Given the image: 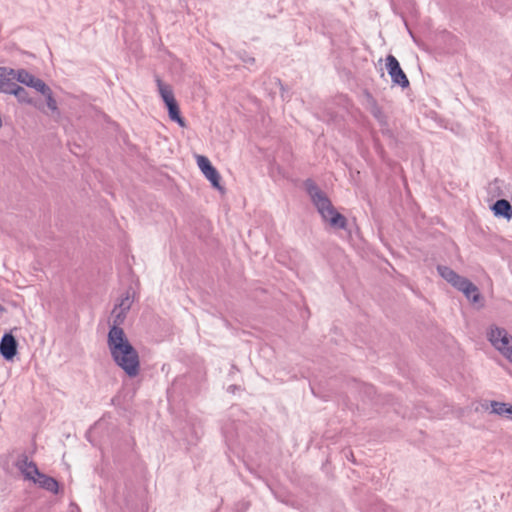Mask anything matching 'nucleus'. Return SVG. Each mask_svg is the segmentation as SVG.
Wrapping results in <instances>:
<instances>
[{
  "label": "nucleus",
  "instance_id": "nucleus-19",
  "mask_svg": "<svg viewBox=\"0 0 512 512\" xmlns=\"http://www.w3.org/2000/svg\"><path fill=\"white\" fill-rule=\"evenodd\" d=\"M112 314H113L114 319H113V325L111 327H115V326L120 327V325L123 323V321L126 317V312L121 311L117 307H115Z\"/></svg>",
  "mask_w": 512,
  "mask_h": 512
},
{
  "label": "nucleus",
  "instance_id": "nucleus-17",
  "mask_svg": "<svg viewBox=\"0 0 512 512\" xmlns=\"http://www.w3.org/2000/svg\"><path fill=\"white\" fill-rule=\"evenodd\" d=\"M35 78H36L35 76H33L32 74H30L29 72H27L24 69L15 71V79L18 82H20L28 87L31 86V84L33 83Z\"/></svg>",
  "mask_w": 512,
  "mask_h": 512
},
{
  "label": "nucleus",
  "instance_id": "nucleus-15",
  "mask_svg": "<svg viewBox=\"0 0 512 512\" xmlns=\"http://www.w3.org/2000/svg\"><path fill=\"white\" fill-rule=\"evenodd\" d=\"M156 84L165 105L176 100L170 85L165 84L159 77L156 78Z\"/></svg>",
  "mask_w": 512,
  "mask_h": 512
},
{
  "label": "nucleus",
  "instance_id": "nucleus-12",
  "mask_svg": "<svg viewBox=\"0 0 512 512\" xmlns=\"http://www.w3.org/2000/svg\"><path fill=\"white\" fill-rule=\"evenodd\" d=\"M437 271H438L439 275L443 279H445L449 284H451L455 289L465 278V277L457 274L453 269H451L448 266L438 265Z\"/></svg>",
  "mask_w": 512,
  "mask_h": 512
},
{
  "label": "nucleus",
  "instance_id": "nucleus-2",
  "mask_svg": "<svg viewBox=\"0 0 512 512\" xmlns=\"http://www.w3.org/2000/svg\"><path fill=\"white\" fill-rule=\"evenodd\" d=\"M305 188L323 221L327 222L334 229H346L347 219L336 211L330 199L315 182L307 179L305 181Z\"/></svg>",
  "mask_w": 512,
  "mask_h": 512
},
{
  "label": "nucleus",
  "instance_id": "nucleus-5",
  "mask_svg": "<svg viewBox=\"0 0 512 512\" xmlns=\"http://www.w3.org/2000/svg\"><path fill=\"white\" fill-rule=\"evenodd\" d=\"M386 68L394 85H399L401 88H407L409 86V80L406 74L400 67L398 60L393 55H388L386 57Z\"/></svg>",
  "mask_w": 512,
  "mask_h": 512
},
{
  "label": "nucleus",
  "instance_id": "nucleus-16",
  "mask_svg": "<svg viewBox=\"0 0 512 512\" xmlns=\"http://www.w3.org/2000/svg\"><path fill=\"white\" fill-rule=\"evenodd\" d=\"M166 107L168 110V115H169L170 120L178 123L181 127H185L186 122H185L184 118L181 117L180 108H179L177 101L175 100L173 102L166 104Z\"/></svg>",
  "mask_w": 512,
  "mask_h": 512
},
{
  "label": "nucleus",
  "instance_id": "nucleus-11",
  "mask_svg": "<svg viewBox=\"0 0 512 512\" xmlns=\"http://www.w3.org/2000/svg\"><path fill=\"white\" fill-rule=\"evenodd\" d=\"M366 100V108L369 112L374 116V118L381 124L385 125L387 123V118L381 107L378 105L376 99L370 94H365Z\"/></svg>",
  "mask_w": 512,
  "mask_h": 512
},
{
  "label": "nucleus",
  "instance_id": "nucleus-8",
  "mask_svg": "<svg viewBox=\"0 0 512 512\" xmlns=\"http://www.w3.org/2000/svg\"><path fill=\"white\" fill-rule=\"evenodd\" d=\"M16 467L23 474L25 479L34 480L40 474L35 462L30 461L26 455H22L16 462Z\"/></svg>",
  "mask_w": 512,
  "mask_h": 512
},
{
  "label": "nucleus",
  "instance_id": "nucleus-18",
  "mask_svg": "<svg viewBox=\"0 0 512 512\" xmlns=\"http://www.w3.org/2000/svg\"><path fill=\"white\" fill-rule=\"evenodd\" d=\"M30 87L34 88L36 91L40 92L42 95L47 94L49 92V90H51L50 87L48 85H46L45 82L39 78H35Z\"/></svg>",
  "mask_w": 512,
  "mask_h": 512
},
{
  "label": "nucleus",
  "instance_id": "nucleus-21",
  "mask_svg": "<svg viewBox=\"0 0 512 512\" xmlns=\"http://www.w3.org/2000/svg\"><path fill=\"white\" fill-rule=\"evenodd\" d=\"M131 303L132 301L130 300L129 296L123 298L119 304V306L117 307L119 310L121 311H124L127 313V311L130 309L131 307Z\"/></svg>",
  "mask_w": 512,
  "mask_h": 512
},
{
  "label": "nucleus",
  "instance_id": "nucleus-1",
  "mask_svg": "<svg viewBox=\"0 0 512 512\" xmlns=\"http://www.w3.org/2000/svg\"><path fill=\"white\" fill-rule=\"evenodd\" d=\"M107 345L113 361L128 377L134 378L139 375L140 358L138 351L129 342L121 327H110Z\"/></svg>",
  "mask_w": 512,
  "mask_h": 512
},
{
  "label": "nucleus",
  "instance_id": "nucleus-20",
  "mask_svg": "<svg viewBox=\"0 0 512 512\" xmlns=\"http://www.w3.org/2000/svg\"><path fill=\"white\" fill-rule=\"evenodd\" d=\"M43 95L46 98V103H47L48 108L53 112L58 111L57 102L52 95V91L49 90V92L47 94H43Z\"/></svg>",
  "mask_w": 512,
  "mask_h": 512
},
{
  "label": "nucleus",
  "instance_id": "nucleus-6",
  "mask_svg": "<svg viewBox=\"0 0 512 512\" xmlns=\"http://www.w3.org/2000/svg\"><path fill=\"white\" fill-rule=\"evenodd\" d=\"M197 164L204 176L211 182V185L220 192H224V188L220 184L221 176L210 160L206 156L198 155Z\"/></svg>",
  "mask_w": 512,
  "mask_h": 512
},
{
  "label": "nucleus",
  "instance_id": "nucleus-7",
  "mask_svg": "<svg viewBox=\"0 0 512 512\" xmlns=\"http://www.w3.org/2000/svg\"><path fill=\"white\" fill-rule=\"evenodd\" d=\"M18 343L11 333H5L0 341V354L5 360H12L17 354Z\"/></svg>",
  "mask_w": 512,
  "mask_h": 512
},
{
  "label": "nucleus",
  "instance_id": "nucleus-13",
  "mask_svg": "<svg viewBox=\"0 0 512 512\" xmlns=\"http://www.w3.org/2000/svg\"><path fill=\"white\" fill-rule=\"evenodd\" d=\"M491 209L496 217H503L507 220L512 218V206L506 199L497 200Z\"/></svg>",
  "mask_w": 512,
  "mask_h": 512
},
{
  "label": "nucleus",
  "instance_id": "nucleus-14",
  "mask_svg": "<svg viewBox=\"0 0 512 512\" xmlns=\"http://www.w3.org/2000/svg\"><path fill=\"white\" fill-rule=\"evenodd\" d=\"M35 484L53 494H57L59 491V484L56 479L40 472L37 478L34 480Z\"/></svg>",
  "mask_w": 512,
  "mask_h": 512
},
{
  "label": "nucleus",
  "instance_id": "nucleus-9",
  "mask_svg": "<svg viewBox=\"0 0 512 512\" xmlns=\"http://www.w3.org/2000/svg\"><path fill=\"white\" fill-rule=\"evenodd\" d=\"M456 289L462 292L472 303L476 304L482 300L478 287L467 278H464Z\"/></svg>",
  "mask_w": 512,
  "mask_h": 512
},
{
  "label": "nucleus",
  "instance_id": "nucleus-4",
  "mask_svg": "<svg viewBox=\"0 0 512 512\" xmlns=\"http://www.w3.org/2000/svg\"><path fill=\"white\" fill-rule=\"evenodd\" d=\"M486 336L490 344L510 363H512V336L508 331L497 325L487 329Z\"/></svg>",
  "mask_w": 512,
  "mask_h": 512
},
{
  "label": "nucleus",
  "instance_id": "nucleus-10",
  "mask_svg": "<svg viewBox=\"0 0 512 512\" xmlns=\"http://www.w3.org/2000/svg\"><path fill=\"white\" fill-rule=\"evenodd\" d=\"M483 407L485 409L490 407L491 413L512 420V405L508 403L492 400L483 405Z\"/></svg>",
  "mask_w": 512,
  "mask_h": 512
},
{
  "label": "nucleus",
  "instance_id": "nucleus-3",
  "mask_svg": "<svg viewBox=\"0 0 512 512\" xmlns=\"http://www.w3.org/2000/svg\"><path fill=\"white\" fill-rule=\"evenodd\" d=\"M15 79V70L0 67V91L14 95L19 102L38 107L37 103L29 96V92L12 80Z\"/></svg>",
  "mask_w": 512,
  "mask_h": 512
}]
</instances>
